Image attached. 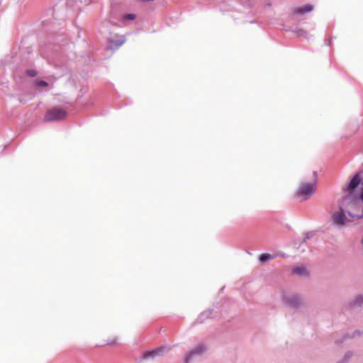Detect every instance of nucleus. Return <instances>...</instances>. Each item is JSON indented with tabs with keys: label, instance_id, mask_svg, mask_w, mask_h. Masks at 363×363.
I'll use <instances>...</instances> for the list:
<instances>
[{
	"label": "nucleus",
	"instance_id": "f257e3e1",
	"mask_svg": "<svg viewBox=\"0 0 363 363\" xmlns=\"http://www.w3.org/2000/svg\"><path fill=\"white\" fill-rule=\"evenodd\" d=\"M318 175L313 172L309 182H302L296 191V196L303 201L308 199L316 190Z\"/></svg>",
	"mask_w": 363,
	"mask_h": 363
},
{
	"label": "nucleus",
	"instance_id": "f03ea898",
	"mask_svg": "<svg viewBox=\"0 0 363 363\" xmlns=\"http://www.w3.org/2000/svg\"><path fill=\"white\" fill-rule=\"evenodd\" d=\"M67 112L61 108L55 107L52 108H50L46 112L45 116H44V121H58L63 119L66 117Z\"/></svg>",
	"mask_w": 363,
	"mask_h": 363
},
{
	"label": "nucleus",
	"instance_id": "7ed1b4c3",
	"mask_svg": "<svg viewBox=\"0 0 363 363\" xmlns=\"http://www.w3.org/2000/svg\"><path fill=\"white\" fill-rule=\"evenodd\" d=\"M362 181L360 173H357L352 177L349 184L343 188V191L345 194H347L348 197L352 196L354 190L358 186Z\"/></svg>",
	"mask_w": 363,
	"mask_h": 363
},
{
	"label": "nucleus",
	"instance_id": "20e7f679",
	"mask_svg": "<svg viewBox=\"0 0 363 363\" xmlns=\"http://www.w3.org/2000/svg\"><path fill=\"white\" fill-rule=\"evenodd\" d=\"M125 42V38L123 35H111L108 38L107 48L111 50H118Z\"/></svg>",
	"mask_w": 363,
	"mask_h": 363
},
{
	"label": "nucleus",
	"instance_id": "39448f33",
	"mask_svg": "<svg viewBox=\"0 0 363 363\" xmlns=\"http://www.w3.org/2000/svg\"><path fill=\"white\" fill-rule=\"evenodd\" d=\"M331 219L333 223L340 226L345 225L347 222V218L342 207L340 208L338 211L332 215Z\"/></svg>",
	"mask_w": 363,
	"mask_h": 363
},
{
	"label": "nucleus",
	"instance_id": "423d86ee",
	"mask_svg": "<svg viewBox=\"0 0 363 363\" xmlns=\"http://www.w3.org/2000/svg\"><path fill=\"white\" fill-rule=\"evenodd\" d=\"M205 350V347L203 345L196 347L194 350L191 351L185 357V362L187 363L189 360L194 355L199 354Z\"/></svg>",
	"mask_w": 363,
	"mask_h": 363
},
{
	"label": "nucleus",
	"instance_id": "0eeeda50",
	"mask_svg": "<svg viewBox=\"0 0 363 363\" xmlns=\"http://www.w3.org/2000/svg\"><path fill=\"white\" fill-rule=\"evenodd\" d=\"M313 9V6L305 5L301 7L296 8L294 12L297 14H303L305 13L311 11Z\"/></svg>",
	"mask_w": 363,
	"mask_h": 363
},
{
	"label": "nucleus",
	"instance_id": "6e6552de",
	"mask_svg": "<svg viewBox=\"0 0 363 363\" xmlns=\"http://www.w3.org/2000/svg\"><path fill=\"white\" fill-rule=\"evenodd\" d=\"M162 351V348H157L152 351L147 352L143 354V357L145 359L149 358V357H154L155 356H158L161 354Z\"/></svg>",
	"mask_w": 363,
	"mask_h": 363
},
{
	"label": "nucleus",
	"instance_id": "1a4fd4ad",
	"mask_svg": "<svg viewBox=\"0 0 363 363\" xmlns=\"http://www.w3.org/2000/svg\"><path fill=\"white\" fill-rule=\"evenodd\" d=\"M293 272L299 275H306L307 271L304 267H296L293 269Z\"/></svg>",
	"mask_w": 363,
	"mask_h": 363
},
{
	"label": "nucleus",
	"instance_id": "9d476101",
	"mask_svg": "<svg viewBox=\"0 0 363 363\" xmlns=\"http://www.w3.org/2000/svg\"><path fill=\"white\" fill-rule=\"evenodd\" d=\"M35 86L37 88L43 89L47 87L48 86V84L45 81L38 79L35 81Z\"/></svg>",
	"mask_w": 363,
	"mask_h": 363
},
{
	"label": "nucleus",
	"instance_id": "9b49d317",
	"mask_svg": "<svg viewBox=\"0 0 363 363\" xmlns=\"http://www.w3.org/2000/svg\"><path fill=\"white\" fill-rule=\"evenodd\" d=\"M135 15L133 14V13H128V14H125L123 16V19L124 20H128V21H133L135 18Z\"/></svg>",
	"mask_w": 363,
	"mask_h": 363
},
{
	"label": "nucleus",
	"instance_id": "f8f14e48",
	"mask_svg": "<svg viewBox=\"0 0 363 363\" xmlns=\"http://www.w3.org/2000/svg\"><path fill=\"white\" fill-rule=\"evenodd\" d=\"M272 258V255H269V254H263L260 256L259 257V260L261 262H265L267 260H269V259Z\"/></svg>",
	"mask_w": 363,
	"mask_h": 363
},
{
	"label": "nucleus",
	"instance_id": "ddd939ff",
	"mask_svg": "<svg viewBox=\"0 0 363 363\" xmlns=\"http://www.w3.org/2000/svg\"><path fill=\"white\" fill-rule=\"evenodd\" d=\"M296 33L298 36H306V31H305L303 30H297Z\"/></svg>",
	"mask_w": 363,
	"mask_h": 363
},
{
	"label": "nucleus",
	"instance_id": "4468645a",
	"mask_svg": "<svg viewBox=\"0 0 363 363\" xmlns=\"http://www.w3.org/2000/svg\"><path fill=\"white\" fill-rule=\"evenodd\" d=\"M27 74L30 77H35L36 75V72L33 69L28 70Z\"/></svg>",
	"mask_w": 363,
	"mask_h": 363
}]
</instances>
